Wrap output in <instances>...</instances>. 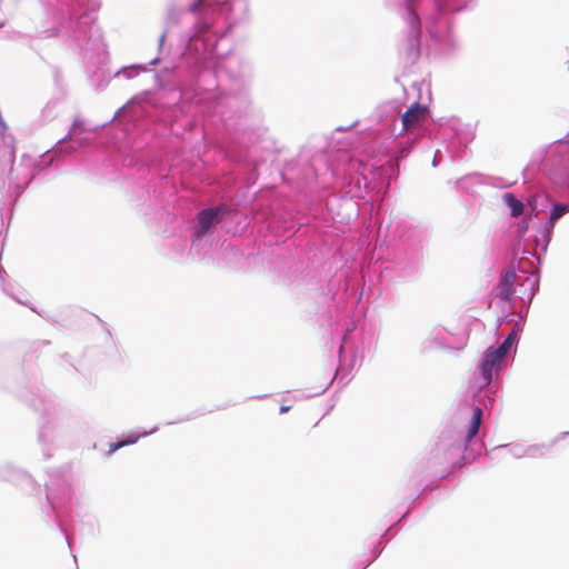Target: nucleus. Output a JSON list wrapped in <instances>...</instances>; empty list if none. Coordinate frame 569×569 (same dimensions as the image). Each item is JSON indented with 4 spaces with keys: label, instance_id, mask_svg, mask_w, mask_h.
I'll list each match as a JSON object with an SVG mask.
<instances>
[{
    "label": "nucleus",
    "instance_id": "obj_1",
    "mask_svg": "<svg viewBox=\"0 0 569 569\" xmlns=\"http://www.w3.org/2000/svg\"><path fill=\"white\" fill-rule=\"evenodd\" d=\"M223 211L224 209L222 207L209 208L200 211L198 214L199 224L196 231L197 237H203L213 226L219 223L221 221Z\"/></svg>",
    "mask_w": 569,
    "mask_h": 569
},
{
    "label": "nucleus",
    "instance_id": "obj_2",
    "mask_svg": "<svg viewBox=\"0 0 569 569\" xmlns=\"http://www.w3.org/2000/svg\"><path fill=\"white\" fill-rule=\"evenodd\" d=\"M501 360L502 358L498 355V351L493 350V348H489L486 351L480 363V370L486 385L491 382L493 371Z\"/></svg>",
    "mask_w": 569,
    "mask_h": 569
},
{
    "label": "nucleus",
    "instance_id": "obj_3",
    "mask_svg": "<svg viewBox=\"0 0 569 569\" xmlns=\"http://www.w3.org/2000/svg\"><path fill=\"white\" fill-rule=\"evenodd\" d=\"M427 109L419 103H413L402 114V126L406 130L415 129L420 122L426 119Z\"/></svg>",
    "mask_w": 569,
    "mask_h": 569
},
{
    "label": "nucleus",
    "instance_id": "obj_4",
    "mask_svg": "<svg viewBox=\"0 0 569 569\" xmlns=\"http://www.w3.org/2000/svg\"><path fill=\"white\" fill-rule=\"evenodd\" d=\"M517 274L513 270H508L503 273L498 287L497 296L501 300H509L513 295V284L516 282Z\"/></svg>",
    "mask_w": 569,
    "mask_h": 569
},
{
    "label": "nucleus",
    "instance_id": "obj_5",
    "mask_svg": "<svg viewBox=\"0 0 569 569\" xmlns=\"http://www.w3.org/2000/svg\"><path fill=\"white\" fill-rule=\"evenodd\" d=\"M482 420V409L476 407L472 411L471 421L465 437L466 442H470L478 433Z\"/></svg>",
    "mask_w": 569,
    "mask_h": 569
},
{
    "label": "nucleus",
    "instance_id": "obj_6",
    "mask_svg": "<svg viewBox=\"0 0 569 569\" xmlns=\"http://www.w3.org/2000/svg\"><path fill=\"white\" fill-rule=\"evenodd\" d=\"M505 203L510 208L511 216L517 218L523 212V204L512 193L508 192L502 196Z\"/></svg>",
    "mask_w": 569,
    "mask_h": 569
},
{
    "label": "nucleus",
    "instance_id": "obj_7",
    "mask_svg": "<svg viewBox=\"0 0 569 569\" xmlns=\"http://www.w3.org/2000/svg\"><path fill=\"white\" fill-rule=\"evenodd\" d=\"M552 446L558 453L569 455V432L555 439Z\"/></svg>",
    "mask_w": 569,
    "mask_h": 569
},
{
    "label": "nucleus",
    "instance_id": "obj_8",
    "mask_svg": "<svg viewBox=\"0 0 569 569\" xmlns=\"http://www.w3.org/2000/svg\"><path fill=\"white\" fill-rule=\"evenodd\" d=\"M516 340V332L512 331L511 333L508 335V337L503 340V342L501 343V346L499 348H493L495 351H498V355L503 358L509 349L511 348V346L513 345Z\"/></svg>",
    "mask_w": 569,
    "mask_h": 569
},
{
    "label": "nucleus",
    "instance_id": "obj_9",
    "mask_svg": "<svg viewBox=\"0 0 569 569\" xmlns=\"http://www.w3.org/2000/svg\"><path fill=\"white\" fill-rule=\"evenodd\" d=\"M568 211V206L557 203L553 206L551 212H550V221L555 222L558 219H560L566 212Z\"/></svg>",
    "mask_w": 569,
    "mask_h": 569
},
{
    "label": "nucleus",
    "instance_id": "obj_10",
    "mask_svg": "<svg viewBox=\"0 0 569 569\" xmlns=\"http://www.w3.org/2000/svg\"><path fill=\"white\" fill-rule=\"evenodd\" d=\"M137 438L134 439H129V440H126V441H119V442H114V443H111L109 446V450H108V453L109 455H112L113 452H116L118 449L122 448L123 446H127V445H130V443H133L136 442Z\"/></svg>",
    "mask_w": 569,
    "mask_h": 569
},
{
    "label": "nucleus",
    "instance_id": "obj_11",
    "mask_svg": "<svg viewBox=\"0 0 569 569\" xmlns=\"http://www.w3.org/2000/svg\"><path fill=\"white\" fill-rule=\"evenodd\" d=\"M86 131H87V129L84 128V126L81 122H74L70 130V136L77 137Z\"/></svg>",
    "mask_w": 569,
    "mask_h": 569
},
{
    "label": "nucleus",
    "instance_id": "obj_12",
    "mask_svg": "<svg viewBox=\"0 0 569 569\" xmlns=\"http://www.w3.org/2000/svg\"><path fill=\"white\" fill-rule=\"evenodd\" d=\"M289 410H290V407H289V406H281L279 411H280V413H286V412H288Z\"/></svg>",
    "mask_w": 569,
    "mask_h": 569
},
{
    "label": "nucleus",
    "instance_id": "obj_13",
    "mask_svg": "<svg viewBox=\"0 0 569 569\" xmlns=\"http://www.w3.org/2000/svg\"><path fill=\"white\" fill-rule=\"evenodd\" d=\"M201 2H202V0H199L197 3L192 4L191 10L192 11L198 10V8L200 7Z\"/></svg>",
    "mask_w": 569,
    "mask_h": 569
}]
</instances>
